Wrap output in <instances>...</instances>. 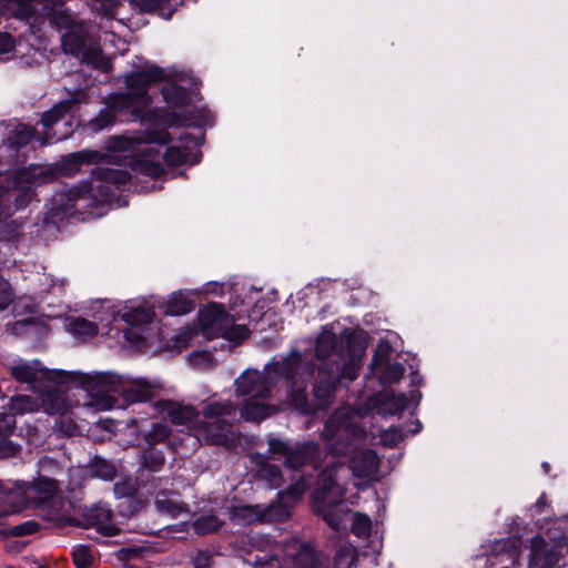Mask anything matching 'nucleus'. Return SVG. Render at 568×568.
Wrapping results in <instances>:
<instances>
[{"label": "nucleus", "instance_id": "1", "mask_svg": "<svg viewBox=\"0 0 568 568\" xmlns=\"http://www.w3.org/2000/svg\"><path fill=\"white\" fill-rule=\"evenodd\" d=\"M266 369L273 385L285 382L287 403L302 415H315L333 406L339 383L337 373L332 372L327 362L316 366L294 351L280 361L267 363Z\"/></svg>", "mask_w": 568, "mask_h": 568}, {"label": "nucleus", "instance_id": "2", "mask_svg": "<svg viewBox=\"0 0 568 568\" xmlns=\"http://www.w3.org/2000/svg\"><path fill=\"white\" fill-rule=\"evenodd\" d=\"M151 103L150 94H133L128 90L110 93L105 99V108L88 122L87 129L91 133H99L116 122H144L145 120L170 128L213 125L214 116L207 109L193 106L187 115L182 116L163 108L148 112Z\"/></svg>", "mask_w": 568, "mask_h": 568}, {"label": "nucleus", "instance_id": "3", "mask_svg": "<svg viewBox=\"0 0 568 568\" xmlns=\"http://www.w3.org/2000/svg\"><path fill=\"white\" fill-rule=\"evenodd\" d=\"M152 408L165 415L172 424L186 427L205 444L226 445L230 442L232 428L230 419L236 412L231 400L205 404L202 408V419L195 407L172 399L155 400Z\"/></svg>", "mask_w": 568, "mask_h": 568}, {"label": "nucleus", "instance_id": "4", "mask_svg": "<svg viewBox=\"0 0 568 568\" xmlns=\"http://www.w3.org/2000/svg\"><path fill=\"white\" fill-rule=\"evenodd\" d=\"M161 126L143 132V135L138 139V142L143 143V146L140 148L139 153L130 162L134 172L153 179L161 176L165 171L162 160L169 166H180L189 162L192 155L191 164L199 163L201 154L199 152L191 153V148H199L204 136L203 133L200 136L185 132L180 133L178 136L180 145L168 146L165 152L162 153L161 149L172 142L174 138L168 131V129H171L170 126ZM179 128L183 126L179 125L174 129Z\"/></svg>", "mask_w": 568, "mask_h": 568}, {"label": "nucleus", "instance_id": "5", "mask_svg": "<svg viewBox=\"0 0 568 568\" xmlns=\"http://www.w3.org/2000/svg\"><path fill=\"white\" fill-rule=\"evenodd\" d=\"M10 373L14 379L28 384L34 392H40L39 384L42 382L58 386L77 384L87 392H119V376L110 372L82 374L73 371L49 369L39 359L29 362L19 358L13 361Z\"/></svg>", "mask_w": 568, "mask_h": 568}, {"label": "nucleus", "instance_id": "6", "mask_svg": "<svg viewBox=\"0 0 568 568\" xmlns=\"http://www.w3.org/2000/svg\"><path fill=\"white\" fill-rule=\"evenodd\" d=\"M131 182L126 170L97 166L91 170V180L82 181L65 190L64 195L72 206L80 200H92L95 203L112 204L118 193L125 190Z\"/></svg>", "mask_w": 568, "mask_h": 568}, {"label": "nucleus", "instance_id": "7", "mask_svg": "<svg viewBox=\"0 0 568 568\" xmlns=\"http://www.w3.org/2000/svg\"><path fill=\"white\" fill-rule=\"evenodd\" d=\"M268 453L276 460L283 458V465L291 470H301L306 466L318 469L323 462L322 447L317 442L303 440L292 444L272 435L267 436Z\"/></svg>", "mask_w": 568, "mask_h": 568}, {"label": "nucleus", "instance_id": "8", "mask_svg": "<svg viewBox=\"0 0 568 568\" xmlns=\"http://www.w3.org/2000/svg\"><path fill=\"white\" fill-rule=\"evenodd\" d=\"M27 488L32 501V509L40 513L43 520L59 521L61 518L60 485L54 478L39 475L32 481H27Z\"/></svg>", "mask_w": 568, "mask_h": 568}, {"label": "nucleus", "instance_id": "9", "mask_svg": "<svg viewBox=\"0 0 568 568\" xmlns=\"http://www.w3.org/2000/svg\"><path fill=\"white\" fill-rule=\"evenodd\" d=\"M335 486L336 483L331 476L325 478L323 485L316 488L312 496V507L333 530L339 531L348 510L344 509L341 501L329 499L328 495Z\"/></svg>", "mask_w": 568, "mask_h": 568}, {"label": "nucleus", "instance_id": "10", "mask_svg": "<svg viewBox=\"0 0 568 568\" xmlns=\"http://www.w3.org/2000/svg\"><path fill=\"white\" fill-rule=\"evenodd\" d=\"M72 102V100L61 101L42 113L41 124L43 128V136L39 140L43 145L52 144L68 138L69 131L59 132L57 126L61 123L71 126L69 113Z\"/></svg>", "mask_w": 568, "mask_h": 568}, {"label": "nucleus", "instance_id": "11", "mask_svg": "<svg viewBox=\"0 0 568 568\" xmlns=\"http://www.w3.org/2000/svg\"><path fill=\"white\" fill-rule=\"evenodd\" d=\"M264 376L261 377L257 371H245L235 379L236 392L241 396H251L260 399H266L271 396L272 384L267 379V369L264 367Z\"/></svg>", "mask_w": 568, "mask_h": 568}, {"label": "nucleus", "instance_id": "12", "mask_svg": "<svg viewBox=\"0 0 568 568\" xmlns=\"http://www.w3.org/2000/svg\"><path fill=\"white\" fill-rule=\"evenodd\" d=\"M27 508H32L31 497L27 488V481H19L10 488L3 487L0 494L1 514L8 517L19 514Z\"/></svg>", "mask_w": 568, "mask_h": 568}, {"label": "nucleus", "instance_id": "13", "mask_svg": "<svg viewBox=\"0 0 568 568\" xmlns=\"http://www.w3.org/2000/svg\"><path fill=\"white\" fill-rule=\"evenodd\" d=\"M275 507L261 505H240L233 506L229 510L230 520L234 525L251 526L255 523H268L274 519Z\"/></svg>", "mask_w": 568, "mask_h": 568}, {"label": "nucleus", "instance_id": "14", "mask_svg": "<svg viewBox=\"0 0 568 568\" xmlns=\"http://www.w3.org/2000/svg\"><path fill=\"white\" fill-rule=\"evenodd\" d=\"M89 41V30L83 21L61 36L63 51L81 60H87L90 57Z\"/></svg>", "mask_w": 568, "mask_h": 568}, {"label": "nucleus", "instance_id": "15", "mask_svg": "<svg viewBox=\"0 0 568 568\" xmlns=\"http://www.w3.org/2000/svg\"><path fill=\"white\" fill-rule=\"evenodd\" d=\"M229 322V315L221 303L211 302L199 312L200 327L209 338L217 337V332Z\"/></svg>", "mask_w": 568, "mask_h": 568}, {"label": "nucleus", "instance_id": "16", "mask_svg": "<svg viewBox=\"0 0 568 568\" xmlns=\"http://www.w3.org/2000/svg\"><path fill=\"white\" fill-rule=\"evenodd\" d=\"M36 135L33 126L22 123H0V145L9 150H19L29 144Z\"/></svg>", "mask_w": 568, "mask_h": 568}, {"label": "nucleus", "instance_id": "17", "mask_svg": "<svg viewBox=\"0 0 568 568\" xmlns=\"http://www.w3.org/2000/svg\"><path fill=\"white\" fill-rule=\"evenodd\" d=\"M379 457L373 449H364L348 460V467L354 477L365 481H373L379 469Z\"/></svg>", "mask_w": 568, "mask_h": 568}, {"label": "nucleus", "instance_id": "18", "mask_svg": "<svg viewBox=\"0 0 568 568\" xmlns=\"http://www.w3.org/2000/svg\"><path fill=\"white\" fill-rule=\"evenodd\" d=\"M294 568H331V559L311 542H300L291 554Z\"/></svg>", "mask_w": 568, "mask_h": 568}, {"label": "nucleus", "instance_id": "19", "mask_svg": "<svg viewBox=\"0 0 568 568\" xmlns=\"http://www.w3.org/2000/svg\"><path fill=\"white\" fill-rule=\"evenodd\" d=\"M165 72L158 65H150L143 70L132 72L125 77L126 90L133 94H149L148 89L152 83L163 81Z\"/></svg>", "mask_w": 568, "mask_h": 568}, {"label": "nucleus", "instance_id": "20", "mask_svg": "<svg viewBox=\"0 0 568 568\" xmlns=\"http://www.w3.org/2000/svg\"><path fill=\"white\" fill-rule=\"evenodd\" d=\"M13 206L16 211L24 210L36 199L34 179L27 171H19L14 175Z\"/></svg>", "mask_w": 568, "mask_h": 568}, {"label": "nucleus", "instance_id": "21", "mask_svg": "<svg viewBox=\"0 0 568 568\" xmlns=\"http://www.w3.org/2000/svg\"><path fill=\"white\" fill-rule=\"evenodd\" d=\"M271 459L275 458L270 455L268 450L265 454H251V462L256 466L260 477L265 479L271 488L275 489L282 486L284 478L280 466L271 464Z\"/></svg>", "mask_w": 568, "mask_h": 568}, {"label": "nucleus", "instance_id": "22", "mask_svg": "<svg viewBox=\"0 0 568 568\" xmlns=\"http://www.w3.org/2000/svg\"><path fill=\"white\" fill-rule=\"evenodd\" d=\"M121 394L128 404L151 403L152 407L155 390L146 378H139L123 387Z\"/></svg>", "mask_w": 568, "mask_h": 568}, {"label": "nucleus", "instance_id": "23", "mask_svg": "<svg viewBox=\"0 0 568 568\" xmlns=\"http://www.w3.org/2000/svg\"><path fill=\"white\" fill-rule=\"evenodd\" d=\"M172 428L165 423H153L146 430L139 429L135 437L140 446L153 448L159 444H164L171 436Z\"/></svg>", "mask_w": 568, "mask_h": 568}, {"label": "nucleus", "instance_id": "24", "mask_svg": "<svg viewBox=\"0 0 568 568\" xmlns=\"http://www.w3.org/2000/svg\"><path fill=\"white\" fill-rule=\"evenodd\" d=\"M408 406V398L404 393H385L378 400L376 410L383 417L400 415Z\"/></svg>", "mask_w": 568, "mask_h": 568}, {"label": "nucleus", "instance_id": "25", "mask_svg": "<svg viewBox=\"0 0 568 568\" xmlns=\"http://www.w3.org/2000/svg\"><path fill=\"white\" fill-rule=\"evenodd\" d=\"M531 560L540 567L550 568L558 562V556L541 536L531 539Z\"/></svg>", "mask_w": 568, "mask_h": 568}, {"label": "nucleus", "instance_id": "26", "mask_svg": "<svg viewBox=\"0 0 568 568\" xmlns=\"http://www.w3.org/2000/svg\"><path fill=\"white\" fill-rule=\"evenodd\" d=\"M154 317L153 308L144 304L125 305L121 313V318L131 326L150 324Z\"/></svg>", "mask_w": 568, "mask_h": 568}, {"label": "nucleus", "instance_id": "27", "mask_svg": "<svg viewBox=\"0 0 568 568\" xmlns=\"http://www.w3.org/2000/svg\"><path fill=\"white\" fill-rule=\"evenodd\" d=\"M154 505L158 511L178 517L186 510V506L179 499V495L174 491H160L155 496Z\"/></svg>", "mask_w": 568, "mask_h": 568}, {"label": "nucleus", "instance_id": "28", "mask_svg": "<svg viewBox=\"0 0 568 568\" xmlns=\"http://www.w3.org/2000/svg\"><path fill=\"white\" fill-rule=\"evenodd\" d=\"M100 158L97 151H79L67 155L63 160L61 171L64 174L72 175L80 171L82 164H89L98 161Z\"/></svg>", "mask_w": 568, "mask_h": 568}, {"label": "nucleus", "instance_id": "29", "mask_svg": "<svg viewBox=\"0 0 568 568\" xmlns=\"http://www.w3.org/2000/svg\"><path fill=\"white\" fill-rule=\"evenodd\" d=\"M164 101L172 106L182 108L186 106L191 102L187 90L175 83H168L161 90Z\"/></svg>", "mask_w": 568, "mask_h": 568}, {"label": "nucleus", "instance_id": "30", "mask_svg": "<svg viewBox=\"0 0 568 568\" xmlns=\"http://www.w3.org/2000/svg\"><path fill=\"white\" fill-rule=\"evenodd\" d=\"M248 398L240 410L241 417L246 422H260L270 415V405Z\"/></svg>", "mask_w": 568, "mask_h": 568}, {"label": "nucleus", "instance_id": "31", "mask_svg": "<svg viewBox=\"0 0 568 568\" xmlns=\"http://www.w3.org/2000/svg\"><path fill=\"white\" fill-rule=\"evenodd\" d=\"M40 407L49 415H62L67 410L65 400L57 392L45 389L41 392Z\"/></svg>", "mask_w": 568, "mask_h": 568}, {"label": "nucleus", "instance_id": "32", "mask_svg": "<svg viewBox=\"0 0 568 568\" xmlns=\"http://www.w3.org/2000/svg\"><path fill=\"white\" fill-rule=\"evenodd\" d=\"M333 373H337V381L341 384L343 379L353 382L358 376L362 361H352L339 363L338 361H326Z\"/></svg>", "mask_w": 568, "mask_h": 568}, {"label": "nucleus", "instance_id": "33", "mask_svg": "<svg viewBox=\"0 0 568 568\" xmlns=\"http://www.w3.org/2000/svg\"><path fill=\"white\" fill-rule=\"evenodd\" d=\"M194 304L182 293H174L164 304V313L170 316H180L191 313Z\"/></svg>", "mask_w": 568, "mask_h": 568}, {"label": "nucleus", "instance_id": "34", "mask_svg": "<svg viewBox=\"0 0 568 568\" xmlns=\"http://www.w3.org/2000/svg\"><path fill=\"white\" fill-rule=\"evenodd\" d=\"M140 466L151 473H159L165 465V456L162 450L145 448L139 456Z\"/></svg>", "mask_w": 568, "mask_h": 568}, {"label": "nucleus", "instance_id": "35", "mask_svg": "<svg viewBox=\"0 0 568 568\" xmlns=\"http://www.w3.org/2000/svg\"><path fill=\"white\" fill-rule=\"evenodd\" d=\"M65 326L68 332L79 337H92L98 334V325L83 317H71Z\"/></svg>", "mask_w": 568, "mask_h": 568}, {"label": "nucleus", "instance_id": "36", "mask_svg": "<svg viewBox=\"0 0 568 568\" xmlns=\"http://www.w3.org/2000/svg\"><path fill=\"white\" fill-rule=\"evenodd\" d=\"M9 408L12 412L11 414L16 416L38 412L40 405L39 399L32 398L29 395H16L11 397Z\"/></svg>", "mask_w": 568, "mask_h": 568}, {"label": "nucleus", "instance_id": "37", "mask_svg": "<svg viewBox=\"0 0 568 568\" xmlns=\"http://www.w3.org/2000/svg\"><path fill=\"white\" fill-rule=\"evenodd\" d=\"M89 473L93 477L111 481L116 475V467L113 463L95 456L89 466Z\"/></svg>", "mask_w": 568, "mask_h": 568}, {"label": "nucleus", "instance_id": "38", "mask_svg": "<svg viewBox=\"0 0 568 568\" xmlns=\"http://www.w3.org/2000/svg\"><path fill=\"white\" fill-rule=\"evenodd\" d=\"M357 560L356 548L352 545H343L336 550L331 568H353L356 566Z\"/></svg>", "mask_w": 568, "mask_h": 568}, {"label": "nucleus", "instance_id": "39", "mask_svg": "<svg viewBox=\"0 0 568 568\" xmlns=\"http://www.w3.org/2000/svg\"><path fill=\"white\" fill-rule=\"evenodd\" d=\"M338 347V337L334 334L321 336L315 346V355L323 362L331 361L332 354H336Z\"/></svg>", "mask_w": 568, "mask_h": 568}, {"label": "nucleus", "instance_id": "40", "mask_svg": "<svg viewBox=\"0 0 568 568\" xmlns=\"http://www.w3.org/2000/svg\"><path fill=\"white\" fill-rule=\"evenodd\" d=\"M250 335V331L245 325L241 324H224L223 328L217 332V337H222L232 343L240 344L244 342Z\"/></svg>", "mask_w": 568, "mask_h": 568}, {"label": "nucleus", "instance_id": "41", "mask_svg": "<svg viewBox=\"0 0 568 568\" xmlns=\"http://www.w3.org/2000/svg\"><path fill=\"white\" fill-rule=\"evenodd\" d=\"M345 346L348 358L352 361H362L365 354V341L359 334L352 332L345 337Z\"/></svg>", "mask_w": 568, "mask_h": 568}, {"label": "nucleus", "instance_id": "42", "mask_svg": "<svg viewBox=\"0 0 568 568\" xmlns=\"http://www.w3.org/2000/svg\"><path fill=\"white\" fill-rule=\"evenodd\" d=\"M31 1L32 0H0V4H3V9H1L3 13H11L19 19H24L31 14Z\"/></svg>", "mask_w": 568, "mask_h": 568}, {"label": "nucleus", "instance_id": "43", "mask_svg": "<svg viewBox=\"0 0 568 568\" xmlns=\"http://www.w3.org/2000/svg\"><path fill=\"white\" fill-rule=\"evenodd\" d=\"M379 371V379L385 385H392L396 382H398L405 374V366L402 363H387L386 365L382 366Z\"/></svg>", "mask_w": 568, "mask_h": 568}, {"label": "nucleus", "instance_id": "44", "mask_svg": "<svg viewBox=\"0 0 568 568\" xmlns=\"http://www.w3.org/2000/svg\"><path fill=\"white\" fill-rule=\"evenodd\" d=\"M393 354V347L390 343L386 339H381L376 346V349L374 352L373 358H372V366L375 369L382 368V366L389 363V359Z\"/></svg>", "mask_w": 568, "mask_h": 568}, {"label": "nucleus", "instance_id": "45", "mask_svg": "<svg viewBox=\"0 0 568 568\" xmlns=\"http://www.w3.org/2000/svg\"><path fill=\"white\" fill-rule=\"evenodd\" d=\"M53 430L58 437H72L78 433V425L70 416L62 414L55 419Z\"/></svg>", "mask_w": 568, "mask_h": 568}, {"label": "nucleus", "instance_id": "46", "mask_svg": "<svg viewBox=\"0 0 568 568\" xmlns=\"http://www.w3.org/2000/svg\"><path fill=\"white\" fill-rule=\"evenodd\" d=\"M372 520L363 513H355L353 516L351 531L358 538H366L371 535Z\"/></svg>", "mask_w": 568, "mask_h": 568}, {"label": "nucleus", "instance_id": "47", "mask_svg": "<svg viewBox=\"0 0 568 568\" xmlns=\"http://www.w3.org/2000/svg\"><path fill=\"white\" fill-rule=\"evenodd\" d=\"M50 21L61 33L71 30L73 27L81 22L74 19L72 14L64 10L54 11Z\"/></svg>", "mask_w": 568, "mask_h": 568}, {"label": "nucleus", "instance_id": "48", "mask_svg": "<svg viewBox=\"0 0 568 568\" xmlns=\"http://www.w3.org/2000/svg\"><path fill=\"white\" fill-rule=\"evenodd\" d=\"M308 486L310 483L306 477L300 476L294 483L288 485L285 490L280 491V495L296 501L306 493Z\"/></svg>", "mask_w": 568, "mask_h": 568}, {"label": "nucleus", "instance_id": "49", "mask_svg": "<svg viewBox=\"0 0 568 568\" xmlns=\"http://www.w3.org/2000/svg\"><path fill=\"white\" fill-rule=\"evenodd\" d=\"M223 521L215 515L201 516L194 521V528L199 534H210L216 531Z\"/></svg>", "mask_w": 568, "mask_h": 568}, {"label": "nucleus", "instance_id": "50", "mask_svg": "<svg viewBox=\"0 0 568 568\" xmlns=\"http://www.w3.org/2000/svg\"><path fill=\"white\" fill-rule=\"evenodd\" d=\"M72 560L77 568H89L93 564L91 549L87 545H78L73 548Z\"/></svg>", "mask_w": 568, "mask_h": 568}, {"label": "nucleus", "instance_id": "51", "mask_svg": "<svg viewBox=\"0 0 568 568\" xmlns=\"http://www.w3.org/2000/svg\"><path fill=\"white\" fill-rule=\"evenodd\" d=\"M40 527L41 526L37 520L30 519L8 528L7 532L8 537H22L36 534Z\"/></svg>", "mask_w": 568, "mask_h": 568}, {"label": "nucleus", "instance_id": "52", "mask_svg": "<svg viewBox=\"0 0 568 568\" xmlns=\"http://www.w3.org/2000/svg\"><path fill=\"white\" fill-rule=\"evenodd\" d=\"M405 437L399 426H390L381 434V442L385 447L393 448L397 446Z\"/></svg>", "mask_w": 568, "mask_h": 568}, {"label": "nucleus", "instance_id": "53", "mask_svg": "<svg viewBox=\"0 0 568 568\" xmlns=\"http://www.w3.org/2000/svg\"><path fill=\"white\" fill-rule=\"evenodd\" d=\"M21 453V446L8 437H0V459L14 458Z\"/></svg>", "mask_w": 568, "mask_h": 568}, {"label": "nucleus", "instance_id": "54", "mask_svg": "<svg viewBox=\"0 0 568 568\" xmlns=\"http://www.w3.org/2000/svg\"><path fill=\"white\" fill-rule=\"evenodd\" d=\"M17 426L16 417L11 413H0V437H9Z\"/></svg>", "mask_w": 568, "mask_h": 568}, {"label": "nucleus", "instance_id": "55", "mask_svg": "<svg viewBox=\"0 0 568 568\" xmlns=\"http://www.w3.org/2000/svg\"><path fill=\"white\" fill-rule=\"evenodd\" d=\"M13 300V292L10 283L0 276V311H4Z\"/></svg>", "mask_w": 568, "mask_h": 568}, {"label": "nucleus", "instance_id": "56", "mask_svg": "<svg viewBox=\"0 0 568 568\" xmlns=\"http://www.w3.org/2000/svg\"><path fill=\"white\" fill-rule=\"evenodd\" d=\"M410 384H412L413 387L416 388V389H412L409 392L410 398H412V400L416 402V405H418L420 399H422V393L419 390V387L423 385V376L419 375L417 371L416 372L412 371Z\"/></svg>", "mask_w": 568, "mask_h": 568}, {"label": "nucleus", "instance_id": "57", "mask_svg": "<svg viewBox=\"0 0 568 568\" xmlns=\"http://www.w3.org/2000/svg\"><path fill=\"white\" fill-rule=\"evenodd\" d=\"M254 568H281V562L275 556L264 555L255 559Z\"/></svg>", "mask_w": 568, "mask_h": 568}, {"label": "nucleus", "instance_id": "58", "mask_svg": "<svg viewBox=\"0 0 568 568\" xmlns=\"http://www.w3.org/2000/svg\"><path fill=\"white\" fill-rule=\"evenodd\" d=\"M14 38L7 32H0V54H7L12 52L14 50Z\"/></svg>", "mask_w": 568, "mask_h": 568}, {"label": "nucleus", "instance_id": "59", "mask_svg": "<svg viewBox=\"0 0 568 568\" xmlns=\"http://www.w3.org/2000/svg\"><path fill=\"white\" fill-rule=\"evenodd\" d=\"M14 210L10 203L0 201V232L7 225V222L13 215Z\"/></svg>", "mask_w": 568, "mask_h": 568}, {"label": "nucleus", "instance_id": "60", "mask_svg": "<svg viewBox=\"0 0 568 568\" xmlns=\"http://www.w3.org/2000/svg\"><path fill=\"white\" fill-rule=\"evenodd\" d=\"M97 517L100 518L98 524L101 526V528L106 529V526L104 524L111 521L112 513L110 509L99 508Z\"/></svg>", "mask_w": 568, "mask_h": 568}, {"label": "nucleus", "instance_id": "61", "mask_svg": "<svg viewBox=\"0 0 568 568\" xmlns=\"http://www.w3.org/2000/svg\"><path fill=\"white\" fill-rule=\"evenodd\" d=\"M136 556H139V550L134 548H121L118 551V557L120 559H129Z\"/></svg>", "mask_w": 568, "mask_h": 568}, {"label": "nucleus", "instance_id": "62", "mask_svg": "<svg viewBox=\"0 0 568 568\" xmlns=\"http://www.w3.org/2000/svg\"><path fill=\"white\" fill-rule=\"evenodd\" d=\"M145 10H152L158 8L163 0H134Z\"/></svg>", "mask_w": 568, "mask_h": 568}, {"label": "nucleus", "instance_id": "63", "mask_svg": "<svg viewBox=\"0 0 568 568\" xmlns=\"http://www.w3.org/2000/svg\"><path fill=\"white\" fill-rule=\"evenodd\" d=\"M114 494L116 497L130 496L131 493L126 490L125 484H115L114 485Z\"/></svg>", "mask_w": 568, "mask_h": 568}, {"label": "nucleus", "instance_id": "64", "mask_svg": "<svg viewBox=\"0 0 568 568\" xmlns=\"http://www.w3.org/2000/svg\"><path fill=\"white\" fill-rule=\"evenodd\" d=\"M546 505V495L545 494H541L539 496V498L536 500L535 503V507L537 508V510L540 513L544 508V506Z\"/></svg>", "mask_w": 568, "mask_h": 568}]
</instances>
